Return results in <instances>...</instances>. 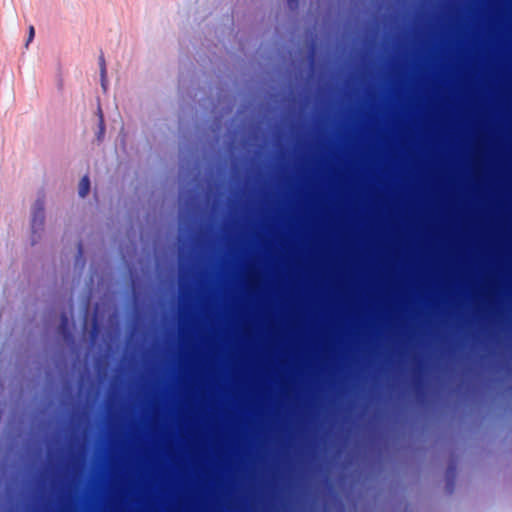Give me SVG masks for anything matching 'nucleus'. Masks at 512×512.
I'll return each mask as SVG.
<instances>
[{
  "label": "nucleus",
  "mask_w": 512,
  "mask_h": 512,
  "mask_svg": "<svg viewBox=\"0 0 512 512\" xmlns=\"http://www.w3.org/2000/svg\"><path fill=\"white\" fill-rule=\"evenodd\" d=\"M215 512H224V404H215Z\"/></svg>",
  "instance_id": "obj_1"
},
{
  "label": "nucleus",
  "mask_w": 512,
  "mask_h": 512,
  "mask_svg": "<svg viewBox=\"0 0 512 512\" xmlns=\"http://www.w3.org/2000/svg\"><path fill=\"white\" fill-rule=\"evenodd\" d=\"M45 221V195L39 193L31 208V244L35 245L41 238Z\"/></svg>",
  "instance_id": "obj_2"
},
{
  "label": "nucleus",
  "mask_w": 512,
  "mask_h": 512,
  "mask_svg": "<svg viewBox=\"0 0 512 512\" xmlns=\"http://www.w3.org/2000/svg\"><path fill=\"white\" fill-rule=\"evenodd\" d=\"M90 179L88 175H84L80 182H79V188H78V194L81 198H84L88 195L90 191Z\"/></svg>",
  "instance_id": "obj_3"
},
{
  "label": "nucleus",
  "mask_w": 512,
  "mask_h": 512,
  "mask_svg": "<svg viewBox=\"0 0 512 512\" xmlns=\"http://www.w3.org/2000/svg\"><path fill=\"white\" fill-rule=\"evenodd\" d=\"M99 64H100L102 86L104 87V80H105V76H106V65H105V59H104L103 55H101L99 58Z\"/></svg>",
  "instance_id": "obj_4"
},
{
  "label": "nucleus",
  "mask_w": 512,
  "mask_h": 512,
  "mask_svg": "<svg viewBox=\"0 0 512 512\" xmlns=\"http://www.w3.org/2000/svg\"><path fill=\"white\" fill-rule=\"evenodd\" d=\"M104 131H105L104 121H103L102 114L100 113L99 131L97 133L98 140H101V138L104 135Z\"/></svg>",
  "instance_id": "obj_5"
},
{
  "label": "nucleus",
  "mask_w": 512,
  "mask_h": 512,
  "mask_svg": "<svg viewBox=\"0 0 512 512\" xmlns=\"http://www.w3.org/2000/svg\"><path fill=\"white\" fill-rule=\"evenodd\" d=\"M34 35H35L34 27H33V26H30V27H29V35H28V39H27V42H26V46H28V45H29V43L33 40Z\"/></svg>",
  "instance_id": "obj_6"
},
{
  "label": "nucleus",
  "mask_w": 512,
  "mask_h": 512,
  "mask_svg": "<svg viewBox=\"0 0 512 512\" xmlns=\"http://www.w3.org/2000/svg\"><path fill=\"white\" fill-rule=\"evenodd\" d=\"M77 250H78V256L81 257L82 253H83V246H82L81 242L78 243Z\"/></svg>",
  "instance_id": "obj_7"
}]
</instances>
